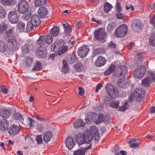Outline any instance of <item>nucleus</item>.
<instances>
[{
	"label": "nucleus",
	"mask_w": 155,
	"mask_h": 155,
	"mask_svg": "<svg viewBox=\"0 0 155 155\" xmlns=\"http://www.w3.org/2000/svg\"><path fill=\"white\" fill-rule=\"evenodd\" d=\"M145 93L144 90L142 88L136 89L133 93L130 95L128 100L129 102L132 103L134 99L138 102L141 101L144 99Z\"/></svg>",
	"instance_id": "f257e3e1"
},
{
	"label": "nucleus",
	"mask_w": 155,
	"mask_h": 155,
	"mask_svg": "<svg viewBox=\"0 0 155 155\" xmlns=\"http://www.w3.org/2000/svg\"><path fill=\"white\" fill-rule=\"evenodd\" d=\"M75 139L79 145H81L85 142L87 143H90L92 138V136H88L85 137L84 134L80 133L76 135Z\"/></svg>",
	"instance_id": "f03ea898"
},
{
	"label": "nucleus",
	"mask_w": 155,
	"mask_h": 155,
	"mask_svg": "<svg viewBox=\"0 0 155 155\" xmlns=\"http://www.w3.org/2000/svg\"><path fill=\"white\" fill-rule=\"evenodd\" d=\"M127 26L125 25L118 26L115 31V35L118 38H121L124 37L127 34Z\"/></svg>",
	"instance_id": "7ed1b4c3"
},
{
	"label": "nucleus",
	"mask_w": 155,
	"mask_h": 155,
	"mask_svg": "<svg viewBox=\"0 0 155 155\" xmlns=\"http://www.w3.org/2000/svg\"><path fill=\"white\" fill-rule=\"evenodd\" d=\"M94 37L96 40L101 41L107 36V34L103 28H100L96 30L94 33Z\"/></svg>",
	"instance_id": "20e7f679"
},
{
	"label": "nucleus",
	"mask_w": 155,
	"mask_h": 155,
	"mask_svg": "<svg viewBox=\"0 0 155 155\" xmlns=\"http://www.w3.org/2000/svg\"><path fill=\"white\" fill-rule=\"evenodd\" d=\"M8 43L11 51H15L18 49V43L17 42L16 39L14 36L9 37Z\"/></svg>",
	"instance_id": "39448f33"
},
{
	"label": "nucleus",
	"mask_w": 155,
	"mask_h": 155,
	"mask_svg": "<svg viewBox=\"0 0 155 155\" xmlns=\"http://www.w3.org/2000/svg\"><path fill=\"white\" fill-rule=\"evenodd\" d=\"M18 12L20 13H23L27 11L29 5L27 1L22 0L18 3Z\"/></svg>",
	"instance_id": "423d86ee"
},
{
	"label": "nucleus",
	"mask_w": 155,
	"mask_h": 155,
	"mask_svg": "<svg viewBox=\"0 0 155 155\" xmlns=\"http://www.w3.org/2000/svg\"><path fill=\"white\" fill-rule=\"evenodd\" d=\"M146 68L144 66L137 68L134 71V76L137 78H140L143 77L146 73Z\"/></svg>",
	"instance_id": "0eeeda50"
},
{
	"label": "nucleus",
	"mask_w": 155,
	"mask_h": 155,
	"mask_svg": "<svg viewBox=\"0 0 155 155\" xmlns=\"http://www.w3.org/2000/svg\"><path fill=\"white\" fill-rule=\"evenodd\" d=\"M127 68L125 66L121 65L118 66L117 70L115 71V74L117 77L123 76L124 77V75L127 74Z\"/></svg>",
	"instance_id": "6e6552de"
},
{
	"label": "nucleus",
	"mask_w": 155,
	"mask_h": 155,
	"mask_svg": "<svg viewBox=\"0 0 155 155\" xmlns=\"http://www.w3.org/2000/svg\"><path fill=\"white\" fill-rule=\"evenodd\" d=\"M64 45L63 40H60L57 42H55L51 46V50L53 52H57L62 48Z\"/></svg>",
	"instance_id": "1a4fd4ad"
},
{
	"label": "nucleus",
	"mask_w": 155,
	"mask_h": 155,
	"mask_svg": "<svg viewBox=\"0 0 155 155\" xmlns=\"http://www.w3.org/2000/svg\"><path fill=\"white\" fill-rule=\"evenodd\" d=\"M89 50V46L87 45H84L78 49V53L81 57L84 58Z\"/></svg>",
	"instance_id": "9d476101"
},
{
	"label": "nucleus",
	"mask_w": 155,
	"mask_h": 155,
	"mask_svg": "<svg viewBox=\"0 0 155 155\" xmlns=\"http://www.w3.org/2000/svg\"><path fill=\"white\" fill-rule=\"evenodd\" d=\"M131 27L135 31L140 32L142 30L143 26L140 20H134L133 21Z\"/></svg>",
	"instance_id": "9b49d317"
},
{
	"label": "nucleus",
	"mask_w": 155,
	"mask_h": 155,
	"mask_svg": "<svg viewBox=\"0 0 155 155\" xmlns=\"http://www.w3.org/2000/svg\"><path fill=\"white\" fill-rule=\"evenodd\" d=\"M9 20L11 23H17L18 21V16L16 12L13 11L10 12L8 14Z\"/></svg>",
	"instance_id": "f8f14e48"
},
{
	"label": "nucleus",
	"mask_w": 155,
	"mask_h": 155,
	"mask_svg": "<svg viewBox=\"0 0 155 155\" xmlns=\"http://www.w3.org/2000/svg\"><path fill=\"white\" fill-rule=\"evenodd\" d=\"M20 131V129L18 125L13 124L8 129V132L11 136H14L18 134Z\"/></svg>",
	"instance_id": "ddd939ff"
},
{
	"label": "nucleus",
	"mask_w": 155,
	"mask_h": 155,
	"mask_svg": "<svg viewBox=\"0 0 155 155\" xmlns=\"http://www.w3.org/2000/svg\"><path fill=\"white\" fill-rule=\"evenodd\" d=\"M90 135L89 136H92V138L94 136V139L98 140L99 138V136L97 129L95 126H91L90 127Z\"/></svg>",
	"instance_id": "4468645a"
},
{
	"label": "nucleus",
	"mask_w": 155,
	"mask_h": 155,
	"mask_svg": "<svg viewBox=\"0 0 155 155\" xmlns=\"http://www.w3.org/2000/svg\"><path fill=\"white\" fill-rule=\"evenodd\" d=\"M38 14L41 18H45L48 14V10L44 6H41L39 7L38 11Z\"/></svg>",
	"instance_id": "2eb2a0df"
},
{
	"label": "nucleus",
	"mask_w": 155,
	"mask_h": 155,
	"mask_svg": "<svg viewBox=\"0 0 155 155\" xmlns=\"http://www.w3.org/2000/svg\"><path fill=\"white\" fill-rule=\"evenodd\" d=\"M31 22L33 24L35 27L38 26L41 23L38 16L36 14H34L32 16Z\"/></svg>",
	"instance_id": "dca6fc26"
},
{
	"label": "nucleus",
	"mask_w": 155,
	"mask_h": 155,
	"mask_svg": "<svg viewBox=\"0 0 155 155\" xmlns=\"http://www.w3.org/2000/svg\"><path fill=\"white\" fill-rule=\"evenodd\" d=\"M52 138V134L51 132L48 131L44 132L43 134L42 139L45 143L50 141Z\"/></svg>",
	"instance_id": "f3484780"
},
{
	"label": "nucleus",
	"mask_w": 155,
	"mask_h": 155,
	"mask_svg": "<svg viewBox=\"0 0 155 155\" xmlns=\"http://www.w3.org/2000/svg\"><path fill=\"white\" fill-rule=\"evenodd\" d=\"M65 143L66 147L70 150L72 149L75 144V143L74 142L73 138L72 137L67 138L65 141Z\"/></svg>",
	"instance_id": "a211bd4d"
},
{
	"label": "nucleus",
	"mask_w": 155,
	"mask_h": 155,
	"mask_svg": "<svg viewBox=\"0 0 155 155\" xmlns=\"http://www.w3.org/2000/svg\"><path fill=\"white\" fill-rule=\"evenodd\" d=\"M91 147V144H90L89 146L86 147L85 149H78L74 152V155H84L86 150L89 149Z\"/></svg>",
	"instance_id": "6ab92c4d"
},
{
	"label": "nucleus",
	"mask_w": 155,
	"mask_h": 155,
	"mask_svg": "<svg viewBox=\"0 0 155 155\" xmlns=\"http://www.w3.org/2000/svg\"><path fill=\"white\" fill-rule=\"evenodd\" d=\"M32 50L31 46L29 44H25L22 46L21 51L23 55L28 53Z\"/></svg>",
	"instance_id": "aec40b11"
},
{
	"label": "nucleus",
	"mask_w": 155,
	"mask_h": 155,
	"mask_svg": "<svg viewBox=\"0 0 155 155\" xmlns=\"http://www.w3.org/2000/svg\"><path fill=\"white\" fill-rule=\"evenodd\" d=\"M8 123L5 119H3L0 121V129L3 131H6L8 129Z\"/></svg>",
	"instance_id": "412c9836"
},
{
	"label": "nucleus",
	"mask_w": 155,
	"mask_h": 155,
	"mask_svg": "<svg viewBox=\"0 0 155 155\" xmlns=\"http://www.w3.org/2000/svg\"><path fill=\"white\" fill-rule=\"evenodd\" d=\"M106 60L102 56H99L97 61L95 62L97 67H100L104 65L106 63Z\"/></svg>",
	"instance_id": "4be33fe9"
},
{
	"label": "nucleus",
	"mask_w": 155,
	"mask_h": 155,
	"mask_svg": "<svg viewBox=\"0 0 155 155\" xmlns=\"http://www.w3.org/2000/svg\"><path fill=\"white\" fill-rule=\"evenodd\" d=\"M117 85L120 88H125L128 85L129 83L126 80L125 78L124 79H119L117 81Z\"/></svg>",
	"instance_id": "5701e85b"
},
{
	"label": "nucleus",
	"mask_w": 155,
	"mask_h": 155,
	"mask_svg": "<svg viewBox=\"0 0 155 155\" xmlns=\"http://www.w3.org/2000/svg\"><path fill=\"white\" fill-rule=\"evenodd\" d=\"M73 67L76 71L81 72L84 70L85 66L84 64L78 62L74 65Z\"/></svg>",
	"instance_id": "b1692460"
},
{
	"label": "nucleus",
	"mask_w": 155,
	"mask_h": 155,
	"mask_svg": "<svg viewBox=\"0 0 155 155\" xmlns=\"http://www.w3.org/2000/svg\"><path fill=\"white\" fill-rule=\"evenodd\" d=\"M11 110H3L0 112V115L5 119L8 118L10 115Z\"/></svg>",
	"instance_id": "393cba45"
},
{
	"label": "nucleus",
	"mask_w": 155,
	"mask_h": 155,
	"mask_svg": "<svg viewBox=\"0 0 155 155\" xmlns=\"http://www.w3.org/2000/svg\"><path fill=\"white\" fill-rule=\"evenodd\" d=\"M59 31V28L57 26H54L50 30L49 32L51 36L56 37L58 35Z\"/></svg>",
	"instance_id": "a878e982"
},
{
	"label": "nucleus",
	"mask_w": 155,
	"mask_h": 155,
	"mask_svg": "<svg viewBox=\"0 0 155 155\" xmlns=\"http://www.w3.org/2000/svg\"><path fill=\"white\" fill-rule=\"evenodd\" d=\"M14 119L16 120H19L24 125H26V124L24 123V119L22 116L19 113H15L14 114Z\"/></svg>",
	"instance_id": "bb28decb"
},
{
	"label": "nucleus",
	"mask_w": 155,
	"mask_h": 155,
	"mask_svg": "<svg viewBox=\"0 0 155 155\" xmlns=\"http://www.w3.org/2000/svg\"><path fill=\"white\" fill-rule=\"evenodd\" d=\"M109 95L114 99L117 97L119 96V93L116 87L113 88V90Z\"/></svg>",
	"instance_id": "cd10ccee"
},
{
	"label": "nucleus",
	"mask_w": 155,
	"mask_h": 155,
	"mask_svg": "<svg viewBox=\"0 0 155 155\" xmlns=\"http://www.w3.org/2000/svg\"><path fill=\"white\" fill-rule=\"evenodd\" d=\"M74 125L75 128L84 126L85 124L81 119L77 120L74 122Z\"/></svg>",
	"instance_id": "c85d7f7f"
},
{
	"label": "nucleus",
	"mask_w": 155,
	"mask_h": 155,
	"mask_svg": "<svg viewBox=\"0 0 155 155\" xmlns=\"http://www.w3.org/2000/svg\"><path fill=\"white\" fill-rule=\"evenodd\" d=\"M62 25L64 27V31L65 34L67 35L70 34L72 30L71 26L67 23L63 24Z\"/></svg>",
	"instance_id": "c756f323"
},
{
	"label": "nucleus",
	"mask_w": 155,
	"mask_h": 155,
	"mask_svg": "<svg viewBox=\"0 0 155 155\" xmlns=\"http://www.w3.org/2000/svg\"><path fill=\"white\" fill-rule=\"evenodd\" d=\"M1 2L3 5L11 6L15 5V0H1Z\"/></svg>",
	"instance_id": "7c9ffc66"
},
{
	"label": "nucleus",
	"mask_w": 155,
	"mask_h": 155,
	"mask_svg": "<svg viewBox=\"0 0 155 155\" xmlns=\"http://www.w3.org/2000/svg\"><path fill=\"white\" fill-rule=\"evenodd\" d=\"M47 3L46 0H35V5L36 7L43 6Z\"/></svg>",
	"instance_id": "2f4dec72"
},
{
	"label": "nucleus",
	"mask_w": 155,
	"mask_h": 155,
	"mask_svg": "<svg viewBox=\"0 0 155 155\" xmlns=\"http://www.w3.org/2000/svg\"><path fill=\"white\" fill-rule=\"evenodd\" d=\"M42 69V65L41 63L39 61L37 62L33 66L32 71H38Z\"/></svg>",
	"instance_id": "473e14b6"
},
{
	"label": "nucleus",
	"mask_w": 155,
	"mask_h": 155,
	"mask_svg": "<svg viewBox=\"0 0 155 155\" xmlns=\"http://www.w3.org/2000/svg\"><path fill=\"white\" fill-rule=\"evenodd\" d=\"M149 43L150 45L155 46V32H153L149 38Z\"/></svg>",
	"instance_id": "72a5a7b5"
},
{
	"label": "nucleus",
	"mask_w": 155,
	"mask_h": 155,
	"mask_svg": "<svg viewBox=\"0 0 155 155\" xmlns=\"http://www.w3.org/2000/svg\"><path fill=\"white\" fill-rule=\"evenodd\" d=\"M47 51H36V53L37 56L39 58H45L46 57Z\"/></svg>",
	"instance_id": "f704fd0d"
},
{
	"label": "nucleus",
	"mask_w": 155,
	"mask_h": 155,
	"mask_svg": "<svg viewBox=\"0 0 155 155\" xmlns=\"http://www.w3.org/2000/svg\"><path fill=\"white\" fill-rule=\"evenodd\" d=\"M7 46L5 43L3 41L0 40V52L4 53L6 51Z\"/></svg>",
	"instance_id": "c9c22d12"
},
{
	"label": "nucleus",
	"mask_w": 155,
	"mask_h": 155,
	"mask_svg": "<svg viewBox=\"0 0 155 155\" xmlns=\"http://www.w3.org/2000/svg\"><path fill=\"white\" fill-rule=\"evenodd\" d=\"M129 106V105L127 102L125 101L123 102L122 105L119 107V110L124 111L127 109Z\"/></svg>",
	"instance_id": "e433bc0d"
},
{
	"label": "nucleus",
	"mask_w": 155,
	"mask_h": 155,
	"mask_svg": "<svg viewBox=\"0 0 155 155\" xmlns=\"http://www.w3.org/2000/svg\"><path fill=\"white\" fill-rule=\"evenodd\" d=\"M62 71L64 73H67L69 71V68L66 62L63 61L62 62Z\"/></svg>",
	"instance_id": "4c0bfd02"
},
{
	"label": "nucleus",
	"mask_w": 155,
	"mask_h": 155,
	"mask_svg": "<svg viewBox=\"0 0 155 155\" xmlns=\"http://www.w3.org/2000/svg\"><path fill=\"white\" fill-rule=\"evenodd\" d=\"M147 77L153 82L155 81V73L151 71H149L147 73Z\"/></svg>",
	"instance_id": "58836bf2"
},
{
	"label": "nucleus",
	"mask_w": 155,
	"mask_h": 155,
	"mask_svg": "<svg viewBox=\"0 0 155 155\" xmlns=\"http://www.w3.org/2000/svg\"><path fill=\"white\" fill-rule=\"evenodd\" d=\"M44 39L46 43L48 44H51L53 41V39L52 36L49 35H46L45 36H44Z\"/></svg>",
	"instance_id": "ea45409f"
},
{
	"label": "nucleus",
	"mask_w": 155,
	"mask_h": 155,
	"mask_svg": "<svg viewBox=\"0 0 155 155\" xmlns=\"http://www.w3.org/2000/svg\"><path fill=\"white\" fill-rule=\"evenodd\" d=\"M116 27V25L114 22H111L108 25L107 27V31L111 32Z\"/></svg>",
	"instance_id": "a19ab883"
},
{
	"label": "nucleus",
	"mask_w": 155,
	"mask_h": 155,
	"mask_svg": "<svg viewBox=\"0 0 155 155\" xmlns=\"http://www.w3.org/2000/svg\"><path fill=\"white\" fill-rule=\"evenodd\" d=\"M151 80H150L149 78L147 77L142 80V84L145 87H148L150 84L153 82Z\"/></svg>",
	"instance_id": "79ce46f5"
},
{
	"label": "nucleus",
	"mask_w": 155,
	"mask_h": 155,
	"mask_svg": "<svg viewBox=\"0 0 155 155\" xmlns=\"http://www.w3.org/2000/svg\"><path fill=\"white\" fill-rule=\"evenodd\" d=\"M17 28L20 31H24L25 30V26L24 23L20 22L18 24Z\"/></svg>",
	"instance_id": "37998d69"
},
{
	"label": "nucleus",
	"mask_w": 155,
	"mask_h": 155,
	"mask_svg": "<svg viewBox=\"0 0 155 155\" xmlns=\"http://www.w3.org/2000/svg\"><path fill=\"white\" fill-rule=\"evenodd\" d=\"M112 8L113 6L107 2L105 3L104 6V10L106 12H109Z\"/></svg>",
	"instance_id": "c03bdc74"
},
{
	"label": "nucleus",
	"mask_w": 155,
	"mask_h": 155,
	"mask_svg": "<svg viewBox=\"0 0 155 155\" xmlns=\"http://www.w3.org/2000/svg\"><path fill=\"white\" fill-rule=\"evenodd\" d=\"M34 26L33 24L30 21H28L27 23L26 26V31L28 32L31 31L33 28Z\"/></svg>",
	"instance_id": "a18cd8bd"
},
{
	"label": "nucleus",
	"mask_w": 155,
	"mask_h": 155,
	"mask_svg": "<svg viewBox=\"0 0 155 155\" xmlns=\"http://www.w3.org/2000/svg\"><path fill=\"white\" fill-rule=\"evenodd\" d=\"M33 60V58H29L27 57H25V64L26 66L28 67H30V65L32 63Z\"/></svg>",
	"instance_id": "49530a36"
},
{
	"label": "nucleus",
	"mask_w": 155,
	"mask_h": 155,
	"mask_svg": "<svg viewBox=\"0 0 155 155\" xmlns=\"http://www.w3.org/2000/svg\"><path fill=\"white\" fill-rule=\"evenodd\" d=\"M115 87L112 84H107L106 87V90L107 94L109 95L113 90V88Z\"/></svg>",
	"instance_id": "de8ad7c7"
},
{
	"label": "nucleus",
	"mask_w": 155,
	"mask_h": 155,
	"mask_svg": "<svg viewBox=\"0 0 155 155\" xmlns=\"http://www.w3.org/2000/svg\"><path fill=\"white\" fill-rule=\"evenodd\" d=\"M44 36H40L38 40L37 41V44L40 46H43L44 45Z\"/></svg>",
	"instance_id": "09e8293b"
},
{
	"label": "nucleus",
	"mask_w": 155,
	"mask_h": 155,
	"mask_svg": "<svg viewBox=\"0 0 155 155\" xmlns=\"http://www.w3.org/2000/svg\"><path fill=\"white\" fill-rule=\"evenodd\" d=\"M97 117V118L95 120L97 123H101L102 121L104 120V117L102 114L99 113Z\"/></svg>",
	"instance_id": "8fccbe9b"
},
{
	"label": "nucleus",
	"mask_w": 155,
	"mask_h": 155,
	"mask_svg": "<svg viewBox=\"0 0 155 155\" xmlns=\"http://www.w3.org/2000/svg\"><path fill=\"white\" fill-rule=\"evenodd\" d=\"M7 25L4 23H2L0 25V33L3 32L7 28Z\"/></svg>",
	"instance_id": "3c124183"
},
{
	"label": "nucleus",
	"mask_w": 155,
	"mask_h": 155,
	"mask_svg": "<svg viewBox=\"0 0 155 155\" xmlns=\"http://www.w3.org/2000/svg\"><path fill=\"white\" fill-rule=\"evenodd\" d=\"M109 105L112 108H117L119 107V102L117 101H112L110 102Z\"/></svg>",
	"instance_id": "603ef678"
},
{
	"label": "nucleus",
	"mask_w": 155,
	"mask_h": 155,
	"mask_svg": "<svg viewBox=\"0 0 155 155\" xmlns=\"http://www.w3.org/2000/svg\"><path fill=\"white\" fill-rule=\"evenodd\" d=\"M5 9L0 5V18H4L6 15Z\"/></svg>",
	"instance_id": "864d4df0"
},
{
	"label": "nucleus",
	"mask_w": 155,
	"mask_h": 155,
	"mask_svg": "<svg viewBox=\"0 0 155 155\" xmlns=\"http://www.w3.org/2000/svg\"><path fill=\"white\" fill-rule=\"evenodd\" d=\"M94 52L95 54L104 53L105 52V50L101 48H98L94 50Z\"/></svg>",
	"instance_id": "5fc2aeb1"
},
{
	"label": "nucleus",
	"mask_w": 155,
	"mask_h": 155,
	"mask_svg": "<svg viewBox=\"0 0 155 155\" xmlns=\"http://www.w3.org/2000/svg\"><path fill=\"white\" fill-rule=\"evenodd\" d=\"M104 101L106 105L109 106L110 102H112V100L109 97L107 96H106L104 98Z\"/></svg>",
	"instance_id": "6e6d98bb"
},
{
	"label": "nucleus",
	"mask_w": 155,
	"mask_h": 155,
	"mask_svg": "<svg viewBox=\"0 0 155 155\" xmlns=\"http://www.w3.org/2000/svg\"><path fill=\"white\" fill-rule=\"evenodd\" d=\"M36 140L38 144H40L42 143V135H39L37 136L36 138Z\"/></svg>",
	"instance_id": "4d7b16f0"
},
{
	"label": "nucleus",
	"mask_w": 155,
	"mask_h": 155,
	"mask_svg": "<svg viewBox=\"0 0 155 155\" xmlns=\"http://www.w3.org/2000/svg\"><path fill=\"white\" fill-rule=\"evenodd\" d=\"M28 120H29V124L30 125V128L31 129L33 127H34L33 124L35 123V121H34L32 119L29 117L28 119Z\"/></svg>",
	"instance_id": "13d9d810"
},
{
	"label": "nucleus",
	"mask_w": 155,
	"mask_h": 155,
	"mask_svg": "<svg viewBox=\"0 0 155 155\" xmlns=\"http://www.w3.org/2000/svg\"><path fill=\"white\" fill-rule=\"evenodd\" d=\"M117 12L116 16L117 18L123 19L124 18V16L123 13H121V12Z\"/></svg>",
	"instance_id": "bf43d9fd"
},
{
	"label": "nucleus",
	"mask_w": 155,
	"mask_h": 155,
	"mask_svg": "<svg viewBox=\"0 0 155 155\" xmlns=\"http://www.w3.org/2000/svg\"><path fill=\"white\" fill-rule=\"evenodd\" d=\"M116 8L117 12H121L122 10V8L121 7L120 3L117 2L116 3Z\"/></svg>",
	"instance_id": "052dcab7"
},
{
	"label": "nucleus",
	"mask_w": 155,
	"mask_h": 155,
	"mask_svg": "<svg viewBox=\"0 0 155 155\" xmlns=\"http://www.w3.org/2000/svg\"><path fill=\"white\" fill-rule=\"evenodd\" d=\"M31 17L30 14H25L22 15V18L25 20H28Z\"/></svg>",
	"instance_id": "680f3d73"
},
{
	"label": "nucleus",
	"mask_w": 155,
	"mask_h": 155,
	"mask_svg": "<svg viewBox=\"0 0 155 155\" xmlns=\"http://www.w3.org/2000/svg\"><path fill=\"white\" fill-rule=\"evenodd\" d=\"M37 129L39 132H41L43 131L44 128L43 126L40 124H37Z\"/></svg>",
	"instance_id": "e2e57ef3"
},
{
	"label": "nucleus",
	"mask_w": 155,
	"mask_h": 155,
	"mask_svg": "<svg viewBox=\"0 0 155 155\" xmlns=\"http://www.w3.org/2000/svg\"><path fill=\"white\" fill-rule=\"evenodd\" d=\"M47 51L45 48L43 46H40L38 47L36 50V51Z\"/></svg>",
	"instance_id": "0e129e2a"
},
{
	"label": "nucleus",
	"mask_w": 155,
	"mask_h": 155,
	"mask_svg": "<svg viewBox=\"0 0 155 155\" xmlns=\"http://www.w3.org/2000/svg\"><path fill=\"white\" fill-rule=\"evenodd\" d=\"M68 48L67 46H64L63 48H62L61 50L59 51L58 52V54L60 55L64 53L65 52Z\"/></svg>",
	"instance_id": "69168bd1"
},
{
	"label": "nucleus",
	"mask_w": 155,
	"mask_h": 155,
	"mask_svg": "<svg viewBox=\"0 0 155 155\" xmlns=\"http://www.w3.org/2000/svg\"><path fill=\"white\" fill-rule=\"evenodd\" d=\"M78 90L79 91L78 92V94L80 96H82L84 94V89L81 87H79L78 88Z\"/></svg>",
	"instance_id": "338daca9"
},
{
	"label": "nucleus",
	"mask_w": 155,
	"mask_h": 155,
	"mask_svg": "<svg viewBox=\"0 0 155 155\" xmlns=\"http://www.w3.org/2000/svg\"><path fill=\"white\" fill-rule=\"evenodd\" d=\"M1 91L4 93L6 94L8 91V90L5 87V86H2L1 87Z\"/></svg>",
	"instance_id": "774afa93"
}]
</instances>
